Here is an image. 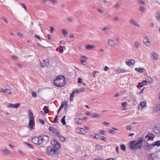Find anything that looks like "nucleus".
Returning a JSON list of instances; mask_svg holds the SVG:
<instances>
[{
    "label": "nucleus",
    "instance_id": "f257e3e1",
    "mask_svg": "<svg viewBox=\"0 0 160 160\" xmlns=\"http://www.w3.org/2000/svg\"><path fill=\"white\" fill-rule=\"evenodd\" d=\"M143 138H139L136 142L135 140L130 142V147L132 150H135L141 148L142 144Z\"/></svg>",
    "mask_w": 160,
    "mask_h": 160
},
{
    "label": "nucleus",
    "instance_id": "f03ea898",
    "mask_svg": "<svg viewBox=\"0 0 160 160\" xmlns=\"http://www.w3.org/2000/svg\"><path fill=\"white\" fill-rule=\"evenodd\" d=\"M53 82L55 85L58 87H63L65 85L66 83L65 77L63 76L58 77Z\"/></svg>",
    "mask_w": 160,
    "mask_h": 160
},
{
    "label": "nucleus",
    "instance_id": "7ed1b4c3",
    "mask_svg": "<svg viewBox=\"0 0 160 160\" xmlns=\"http://www.w3.org/2000/svg\"><path fill=\"white\" fill-rule=\"evenodd\" d=\"M39 144L40 147H43L45 146L49 142V138L47 136L43 135L39 136Z\"/></svg>",
    "mask_w": 160,
    "mask_h": 160
},
{
    "label": "nucleus",
    "instance_id": "20e7f679",
    "mask_svg": "<svg viewBox=\"0 0 160 160\" xmlns=\"http://www.w3.org/2000/svg\"><path fill=\"white\" fill-rule=\"evenodd\" d=\"M28 116L29 118L28 126L29 127L31 130H32L33 129V127L35 125V122L33 113L31 111L30 109L29 110Z\"/></svg>",
    "mask_w": 160,
    "mask_h": 160
},
{
    "label": "nucleus",
    "instance_id": "39448f33",
    "mask_svg": "<svg viewBox=\"0 0 160 160\" xmlns=\"http://www.w3.org/2000/svg\"><path fill=\"white\" fill-rule=\"evenodd\" d=\"M47 155L51 156H55L58 155L57 150L52 146H49L47 149Z\"/></svg>",
    "mask_w": 160,
    "mask_h": 160
},
{
    "label": "nucleus",
    "instance_id": "423d86ee",
    "mask_svg": "<svg viewBox=\"0 0 160 160\" xmlns=\"http://www.w3.org/2000/svg\"><path fill=\"white\" fill-rule=\"evenodd\" d=\"M154 137L153 134L150 133H148L145 137L144 141L147 142L149 140H153Z\"/></svg>",
    "mask_w": 160,
    "mask_h": 160
},
{
    "label": "nucleus",
    "instance_id": "0eeeda50",
    "mask_svg": "<svg viewBox=\"0 0 160 160\" xmlns=\"http://www.w3.org/2000/svg\"><path fill=\"white\" fill-rule=\"evenodd\" d=\"M51 144L54 147H53L54 148L59 149L61 147V145L60 143L55 139L52 142Z\"/></svg>",
    "mask_w": 160,
    "mask_h": 160
},
{
    "label": "nucleus",
    "instance_id": "6e6552de",
    "mask_svg": "<svg viewBox=\"0 0 160 160\" xmlns=\"http://www.w3.org/2000/svg\"><path fill=\"white\" fill-rule=\"evenodd\" d=\"M49 130L50 132L54 133L56 136L59 135L60 132L57 129L55 128L52 126H50L49 127Z\"/></svg>",
    "mask_w": 160,
    "mask_h": 160
},
{
    "label": "nucleus",
    "instance_id": "1a4fd4ad",
    "mask_svg": "<svg viewBox=\"0 0 160 160\" xmlns=\"http://www.w3.org/2000/svg\"><path fill=\"white\" fill-rule=\"evenodd\" d=\"M129 22L131 24L133 25L138 28H140V25L132 18H131L130 19Z\"/></svg>",
    "mask_w": 160,
    "mask_h": 160
},
{
    "label": "nucleus",
    "instance_id": "9d476101",
    "mask_svg": "<svg viewBox=\"0 0 160 160\" xmlns=\"http://www.w3.org/2000/svg\"><path fill=\"white\" fill-rule=\"evenodd\" d=\"M147 106V102L146 101L142 102L138 106V109L142 110L144 108H145Z\"/></svg>",
    "mask_w": 160,
    "mask_h": 160
},
{
    "label": "nucleus",
    "instance_id": "9b49d317",
    "mask_svg": "<svg viewBox=\"0 0 160 160\" xmlns=\"http://www.w3.org/2000/svg\"><path fill=\"white\" fill-rule=\"evenodd\" d=\"M1 152L5 155H8L10 154V152L6 148H4L2 149Z\"/></svg>",
    "mask_w": 160,
    "mask_h": 160
},
{
    "label": "nucleus",
    "instance_id": "f8f14e48",
    "mask_svg": "<svg viewBox=\"0 0 160 160\" xmlns=\"http://www.w3.org/2000/svg\"><path fill=\"white\" fill-rule=\"evenodd\" d=\"M20 106V104L19 103H16L15 104L9 103V105L7 106L8 107L10 108H17Z\"/></svg>",
    "mask_w": 160,
    "mask_h": 160
},
{
    "label": "nucleus",
    "instance_id": "ddd939ff",
    "mask_svg": "<svg viewBox=\"0 0 160 160\" xmlns=\"http://www.w3.org/2000/svg\"><path fill=\"white\" fill-rule=\"evenodd\" d=\"M39 137L38 138V137H35L32 139V142L34 144L38 145L39 140Z\"/></svg>",
    "mask_w": 160,
    "mask_h": 160
},
{
    "label": "nucleus",
    "instance_id": "4468645a",
    "mask_svg": "<svg viewBox=\"0 0 160 160\" xmlns=\"http://www.w3.org/2000/svg\"><path fill=\"white\" fill-rule=\"evenodd\" d=\"M144 43L147 46H149L150 44V40L149 39L146 38L143 40Z\"/></svg>",
    "mask_w": 160,
    "mask_h": 160
},
{
    "label": "nucleus",
    "instance_id": "2eb2a0df",
    "mask_svg": "<svg viewBox=\"0 0 160 160\" xmlns=\"http://www.w3.org/2000/svg\"><path fill=\"white\" fill-rule=\"evenodd\" d=\"M108 44L112 47H114L115 45L114 41L111 39H109L108 40Z\"/></svg>",
    "mask_w": 160,
    "mask_h": 160
},
{
    "label": "nucleus",
    "instance_id": "dca6fc26",
    "mask_svg": "<svg viewBox=\"0 0 160 160\" xmlns=\"http://www.w3.org/2000/svg\"><path fill=\"white\" fill-rule=\"evenodd\" d=\"M151 58L154 60H157L158 58V55L156 53L153 52L151 54Z\"/></svg>",
    "mask_w": 160,
    "mask_h": 160
},
{
    "label": "nucleus",
    "instance_id": "f3484780",
    "mask_svg": "<svg viewBox=\"0 0 160 160\" xmlns=\"http://www.w3.org/2000/svg\"><path fill=\"white\" fill-rule=\"evenodd\" d=\"M85 47L87 49L89 50H93L95 48V46H94L90 44H88L87 45H86Z\"/></svg>",
    "mask_w": 160,
    "mask_h": 160
},
{
    "label": "nucleus",
    "instance_id": "a211bd4d",
    "mask_svg": "<svg viewBox=\"0 0 160 160\" xmlns=\"http://www.w3.org/2000/svg\"><path fill=\"white\" fill-rule=\"evenodd\" d=\"M128 60V62L126 61V62L127 65L128 66H130L131 65H132L135 62V61L133 59H130Z\"/></svg>",
    "mask_w": 160,
    "mask_h": 160
},
{
    "label": "nucleus",
    "instance_id": "6ab92c4d",
    "mask_svg": "<svg viewBox=\"0 0 160 160\" xmlns=\"http://www.w3.org/2000/svg\"><path fill=\"white\" fill-rule=\"evenodd\" d=\"M146 83H147L144 80L142 82L139 83L138 84L137 87L138 88L142 87L143 86H144L145 85H146Z\"/></svg>",
    "mask_w": 160,
    "mask_h": 160
},
{
    "label": "nucleus",
    "instance_id": "aec40b11",
    "mask_svg": "<svg viewBox=\"0 0 160 160\" xmlns=\"http://www.w3.org/2000/svg\"><path fill=\"white\" fill-rule=\"evenodd\" d=\"M145 81L146 82V83H151L152 82L153 80L151 77L148 76L146 78V80Z\"/></svg>",
    "mask_w": 160,
    "mask_h": 160
},
{
    "label": "nucleus",
    "instance_id": "412c9836",
    "mask_svg": "<svg viewBox=\"0 0 160 160\" xmlns=\"http://www.w3.org/2000/svg\"><path fill=\"white\" fill-rule=\"evenodd\" d=\"M153 132L157 134H159L160 133V128L155 127L154 129Z\"/></svg>",
    "mask_w": 160,
    "mask_h": 160
},
{
    "label": "nucleus",
    "instance_id": "4be33fe9",
    "mask_svg": "<svg viewBox=\"0 0 160 160\" xmlns=\"http://www.w3.org/2000/svg\"><path fill=\"white\" fill-rule=\"evenodd\" d=\"M75 93V92L73 91L71 93L70 97V100L71 102L73 100V98L74 97V94Z\"/></svg>",
    "mask_w": 160,
    "mask_h": 160
},
{
    "label": "nucleus",
    "instance_id": "5701e85b",
    "mask_svg": "<svg viewBox=\"0 0 160 160\" xmlns=\"http://www.w3.org/2000/svg\"><path fill=\"white\" fill-rule=\"evenodd\" d=\"M127 102H123L122 104V105L123 107L122 108V109L123 110H127V108L125 107L126 106H127Z\"/></svg>",
    "mask_w": 160,
    "mask_h": 160
},
{
    "label": "nucleus",
    "instance_id": "b1692460",
    "mask_svg": "<svg viewBox=\"0 0 160 160\" xmlns=\"http://www.w3.org/2000/svg\"><path fill=\"white\" fill-rule=\"evenodd\" d=\"M101 115L93 113L91 115V116L92 118H99L101 117Z\"/></svg>",
    "mask_w": 160,
    "mask_h": 160
},
{
    "label": "nucleus",
    "instance_id": "393cba45",
    "mask_svg": "<svg viewBox=\"0 0 160 160\" xmlns=\"http://www.w3.org/2000/svg\"><path fill=\"white\" fill-rule=\"evenodd\" d=\"M57 136L59 138L60 140L62 142H64L65 140V138L64 137L61 136L60 133L59 135H57Z\"/></svg>",
    "mask_w": 160,
    "mask_h": 160
},
{
    "label": "nucleus",
    "instance_id": "a878e982",
    "mask_svg": "<svg viewBox=\"0 0 160 160\" xmlns=\"http://www.w3.org/2000/svg\"><path fill=\"white\" fill-rule=\"evenodd\" d=\"M61 31H62V34L65 36H66L68 34V33L67 31L65 29H62L61 30Z\"/></svg>",
    "mask_w": 160,
    "mask_h": 160
},
{
    "label": "nucleus",
    "instance_id": "bb28decb",
    "mask_svg": "<svg viewBox=\"0 0 160 160\" xmlns=\"http://www.w3.org/2000/svg\"><path fill=\"white\" fill-rule=\"evenodd\" d=\"M65 117L66 116H64L61 120V122L63 124V125H64L66 124V122L65 121Z\"/></svg>",
    "mask_w": 160,
    "mask_h": 160
},
{
    "label": "nucleus",
    "instance_id": "cd10ccee",
    "mask_svg": "<svg viewBox=\"0 0 160 160\" xmlns=\"http://www.w3.org/2000/svg\"><path fill=\"white\" fill-rule=\"evenodd\" d=\"M44 112L45 113H48L49 112V110L48 107L47 106H45L44 107Z\"/></svg>",
    "mask_w": 160,
    "mask_h": 160
},
{
    "label": "nucleus",
    "instance_id": "c85d7f7f",
    "mask_svg": "<svg viewBox=\"0 0 160 160\" xmlns=\"http://www.w3.org/2000/svg\"><path fill=\"white\" fill-rule=\"evenodd\" d=\"M120 148L121 150L125 151L126 150V146L124 144H121L120 145Z\"/></svg>",
    "mask_w": 160,
    "mask_h": 160
},
{
    "label": "nucleus",
    "instance_id": "c756f323",
    "mask_svg": "<svg viewBox=\"0 0 160 160\" xmlns=\"http://www.w3.org/2000/svg\"><path fill=\"white\" fill-rule=\"evenodd\" d=\"M102 148L101 146L99 145H97L95 147V149L97 150H100L102 149Z\"/></svg>",
    "mask_w": 160,
    "mask_h": 160
},
{
    "label": "nucleus",
    "instance_id": "7c9ffc66",
    "mask_svg": "<svg viewBox=\"0 0 160 160\" xmlns=\"http://www.w3.org/2000/svg\"><path fill=\"white\" fill-rule=\"evenodd\" d=\"M139 10L141 12L144 13L146 10V8L142 7L140 6L139 7Z\"/></svg>",
    "mask_w": 160,
    "mask_h": 160
},
{
    "label": "nucleus",
    "instance_id": "2f4dec72",
    "mask_svg": "<svg viewBox=\"0 0 160 160\" xmlns=\"http://www.w3.org/2000/svg\"><path fill=\"white\" fill-rule=\"evenodd\" d=\"M86 60H82L81 59V62L83 65L85 66L87 63V62L86 61Z\"/></svg>",
    "mask_w": 160,
    "mask_h": 160
},
{
    "label": "nucleus",
    "instance_id": "473e14b6",
    "mask_svg": "<svg viewBox=\"0 0 160 160\" xmlns=\"http://www.w3.org/2000/svg\"><path fill=\"white\" fill-rule=\"evenodd\" d=\"M153 143V145L156 146H160V141H157Z\"/></svg>",
    "mask_w": 160,
    "mask_h": 160
},
{
    "label": "nucleus",
    "instance_id": "72a5a7b5",
    "mask_svg": "<svg viewBox=\"0 0 160 160\" xmlns=\"http://www.w3.org/2000/svg\"><path fill=\"white\" fill-rule=\"evenodd\" d=\"M117 71L118 73H121L123 72H124V70L120 68H119L117 69Z\"/></svg>",
    "mask_w": 160,
    "mask_h": 160
},
{
    "label": "nucleus",
    "instance_id": "f704fd0d",
    "mask_svg": "<svg viewBox=\"0 0 160 160\" xmlns=\"http://www.w3.org/2000/svg\"><path fill=\"white\" fill-rule=\"evenodd\" d=\"M135 70L136 71L140 72H142L143 71L142 68H136L135 69Z\"/></svg>",
    "mask_w": 160,
    "mask_h": 160
},
{
    "label": "nucleus",
    "instance_id": "c9c22d12",
    "mask_svg": "<svg viewBox=\"0 0 160 160\" xmlns=\"http://www.w3.org/2000/svg\"><path fill=\"white\" fill-rule=\"evenodd\" d=\"M25 144L27 145L30 148L32 149H33L34 147L32 145L30 144L29 143H28V142H25Z\"/></svg>",
    "mask_w": 160,
    "mask_h": 160
},
{
    "label": "nucleus",
    "instance_id": "e433bc0d",
    "mask_svg": "<svg viewBox=\"0 0 160 160\" xmlns=\"http://www.w3.org/2000/svg\"><path fill=\"white\" fill-rule=\"evenodd\" d=\"M109 29L110 28L109 27H104L103 28L102 30L105 32H108Z\"/></svg>",
    "mask_w": 160,
    "mask_h": 160
},
{
    "label": "nucleus",
    "instance_id": "4c0bfd02",
    "mask_svg": "<svg viewBox=\"0 0 160 160\" xmlns=\"http://www.w3.org/2000/svg\"><path fill=\"white\" fill-rule=\"evenodd\" d=\"M87 132L84 129L81 128V134H85Z\"/></svg>",
    "mask_w": 160,
    "mask_h": 160
},
{
    "label": "nucleus",
    "instance_id": "58836bf2",
    "mask_svg": "<svg viewBox=\"0 0 160 160\" xmlns=\"http://www.w3.org/2000/svg\"><path fill=\"white\" fill-rule=\"evenodd\" d=\"M75 131L77 133L80 134V128L77 127V128L75 130Z\"/></svg>",
    "mask_w": 160,
    "mask_h": 160
},
{
    "label": "nucleus",
    "instance_id": "ea45409f",
    "mask_svg": "<svg viewBox=\"0 0 160 160\" xmlns=\"http://www.w3.org/2000/svg\"><path fill=\"white\" fill-rule=\"evenodd\" d=\"M99 139L102 140H103L104 141H106V138H105L103 136H100L99 137Z\"/></svg>",
    "mask_w": 160,
    "mask_h": 160
},
{
    "label": "nucleus",
    "instance_id": "a19ab883",
    "mask_svg": "<svg viewBox=\"0 0 160 160\" xmlns=\"http://www.w3.org/2000/svg\"><path fill=\"white\" fill-rule=\"evenodd\" d=\"M5 92L8 93V94L10 95L12 94L11 90L9 89H5Z\"/></svg>",
    "mask_w": 160,
    "mask_h": 160
},
{
    "label": "nucleus",
    "instance_id": "79ce46f5",
    "mask_svg": "<svg viewBox=\"0 0 160 160\" xmlns=\"http://www.w3.org/2000/svg\"><path fill=\"white\" fill-rule=\"evenodd\" d=\"M140 44L138 42H135V47L137 48H139L140 46Z\"/></svg>",
    "mask_w": 160,
    "mask_h": 160
},
{
    "label": "nucleus",
    "instance_id": "37998d69",
    "mask_svg": "<svg viewBox=\"0 0 160 160\" xmlns=\"http://www.w3.org/2000/svg\"><path fill=\"white\" fill-rule=\"evenodd\" d=\"M80 120V118H77L75 119V123L77 124H79V121Z\"/></svg>",
    "mask_w": 160,
    "mask_h": 160
},
{
    "label": "nucleus",
    "instance_id": "c03bdc74",
    "mask_svg": "<svg viewBox=\"0 0 160 160\" xmlns=\"http://www.w3.org/2000/svg\"><path fill=\"white\" fill-rule=\"evenodd\" d=\"M120 5L118 3H117L114 6V7L115 8H120Z\"/></svg>",
    "mask_w": 160,
    "mask_h": 160
},
{
    "label": "nucleus",
    "instance_id": "a18cd8bd",
    "mask_svg": "<svg viewBox=\"0 0 160 160\" xmlns=\"http://www.w3.org/2000/svg\"><path fill=\"white\" fill-rule=\"evenodd\" d=\"M95 135L93 137V138L99 139L100 136L99 134L95 133Z\"/></svg>",
    "mask_w": 160,
    "mask_h": 160
},
{
    "label": "nucleus",
    "instance_id": "49530a36",
    "mask_svg": "<svg viewBox=\"0 0 160 160\" xmlns=\"http://www.w3.org/2000/svg\"><path fill=\"white\" fill-rule=\"evenodd\" d=\"M119 18L117 16H116L113 18L114 20L115 21H118L119 20Z\"/></svg>",
    "mask_w": 160,
    "mask_h": 160
},
{
    "label": "nucleus",
    "instance_id": "de8ad7c7",
    "mask_svg": "<svg viewBox=\"0 0 160 160\" xmlns=\"http://www.w3.org/2000/svg\"><path fill=\"white\" fill-rule=\"evenodd\" d=\"M156 111H158L160 110V105H158L156 106Z\"/></svg>",
    "mask_w": 160,
    "mask_h": 160
},
{
    "label": "nucleus",
    "instance_id": "09e8293b",
    "mask_svg": "<svg viewBox=\"0 0 160 160\" xmlns=\"http://www.w3.org/2000/svg\"><path fill=\"white\" fill-rule=\"evenodd\" d=\"M67 20H68L69 22H73V20L70 17H68L67 18Z\"/></svg>",
    "mask_w": 160,
    "mask_h": 160
},
{
    "label": "nucleus",
    "instance_id": "8fccbe9b",
    "mask_svg": "<svg viewBox=\"0 0 160 160\" xmlns=\"http://www.w3.org/2000/svg\"><path fill=\"white\" fill-rule=\"evenodd\" d=\"M32 96L34 98L36 97L37 96L36 93L35 92H33L32 93Z\"/></svg>",
    "mask_w": 160,
    "mask_h": 160
},
{
    "label": "nucleus",
    "instance_id": "3c124183",
    "mask_svg": "<svg viewBox=\"0 0 160 160\" xmlns=\"http://www.w3.org/2000/svg\"><path fill=\"white\" fill-rule=\"evenodd\" d=\"M154 146L153 145V143L152 144L148 145V148H149V150L152 148Z\"/></svg>",
    "mask_w": 160,
    "mask_h": 160
},
{
    "label": "nucleus",
    "instance_id": "603ef678",
    "mask_svg": "<svg viewBox=\"0 0 160 160\" xmlns=\"http://www.w3.org/2000/svg\"><path fill=\"white\" fill-rule=\"evenodd\" d=\"M108 132H109V133H112V134H113L115 132V131L113 130L109 129L108 130Z\"/></svg>",
    "mask_w": 160,
    "mask_h": 160
},
{
    "label": "nucleus",
    "instance_id": "864d4df0",
    "mask_svg": "<svg viewBox=\"0 0 160 160\" xmlns=\"http://www.w3.org/2000/svg\"><path fill=\"white\" fill-rule=\"evenodd\" d=\"M103 124L105 125H106L107 126H108L110 124V123L109 122H103Z\"/></svg>",
    "mask_w": 160,
    "mask_h": 160
},
{
    "label": "nucleus",
    "instance_id": "5fc2aeb1",
    "mask_svg": "<svg viewBox=\"0 0 160 160\" xmlns=\"http://www.w3.org/2000/svg\"><path fill=\"white\" fill-rule=\"evenodd\" d=\"M59 50L61 53H62L63 51V48L61 46L59 48Z\"/></svg>",
    "mask_w": 160,
    "mask_h": 160
},
{
    "label": "nucleus",
    "instance_id": "6e6d98bb",
    "mask_svg": "<svg viewBox=\"0 0 160 160\" xmlns=\"http://www.w3.org/2000/svg\"><path fill=\"white\" fill-rule=\"evenodd\" d=\"M12 58L14 60H17V59L18 58V57L17 56H16L14 55L12 56Z\"/></svg>",
    "mask_w": 160,
    "mask_h": 160
},
{
    "label": "nucleus",
    "instance_id": "4d7b16f0",
    "mask_svg": "<svg viewBox=\"0 0 160 160\" xmlns=\"http://www.w3.org/2000/svg\"><path fill=\"white\" fill-rule=\"evenodd\" d=\"M2 19L6 23H8V22H7L6 19V18H5V17L4 16H3L2 17Z\"/></svg>",
    "mask_w": 160,
    "mask_h": 160
},
{
    "label": "nucleus",
    "instance_id": "13d9d810",
    "mask_svg": "<svg viewBox=\"0 0 160 160\" xmlns=\"http://www.w3.org/2000/svg\"><path fill=\"white\" fill-rule=\"evenodd\" d=\"M96 10L100 13H103L104 12L101 9L98 8Z\"/></svg>",
    "mask_w": 160,
    "mask_h": 160
},
{
    "label": "nucleus",
    "instance_id": "bf43d9fd",
    "mask_svg": "<svg viewBox=\"0 0 160 160\" xmlns=\"http://www.w3.org/2000/svg\"><path fill=\"white\" fill-rule=\"evenodd\" d=\"M50 1L54 4H56L57 3V1L56 0H50Z\"/></svg>",
    "mask_w": 160,
    "mask_h": 160
},
{
    "label": "nucleus",
    "instance_id": "052dcab7",
    "mask_svg": "<svg viewBox=\"0 0 160 160\" xmlns=\"http://www.w3.org/2000/svg\"><path fill=\"white\" fill-rule=\"evenodd\" d=\"M50 31L51 33L53 32L54 31V29L53 27H50Z\"/></svg>",
    "mask_w": 160,
    "mask_h": 160
},
{
    "label": "nucleus",
    "instance_id": "680f3d73",
    "mask_svg": "<svg viewBox=\"0 0 160 160\" xmlns=\"http://www.w3.org/2000/svg\"><path fill=\"white\" fill-rule=\"evenodd\" d=\"M85 87L81 88V92H85Z\"/></svg>",
    "mask_w": 160,
    "mask_h": 160
},
{
    "label": "nucleus",
    "instance_id": "e2e57ef3",
    "mask_svg": "<svg viewBox=\"0 0 160 160\" xmlns=\"http://www.w3.org/2000/svg\"><path fill=\"white\" fill-rule=\"evenodd\" d=\"M35 36L36 38L38 39L39 40H40V41L41 40V39L40 38V37L39 36L37 35H35Z\"/></svg>",
    "mask_w": 160,
    "mask_h": 160
},
{
    "label": "nucleus",
    "instance_id": "0e129e2a",
    "mask_svg": "<svg viewBox=\"0 0 160 160\" xmlns=\"http://www.w3.org/2000/svg\"><path fill=\"white\" fill-rule=\"evenodd\" d=\"M109 68L107 66H105L104 68V70L105 71H107L108 70H109Z\"/></svg>",
    "mask_w": 160,
    "mask_h": 160
},
{
    "label": "nucleus",
    "instance_id": "69168bd1",
    "mask_svg": "<svg viewBox=\"0 0 160 160\" xmlns=\"http://www.w3.org/2000/svg\"><path fill=\"white\" fill-rule=\"evenodd\" d=\"M138 1L139 3H140L141 4H143L144 2L143 1V0H138Z\"/></svg>",
    "mask_w": 160,
    "mask_h": 160
},
{
    "label": "nucleus",
    "instance_id": "338daca9",
    "mask_svg": "<svg viewBox=\"0 0 160 160\" xmlns=\"http://www.w3.org/2000/svg\"><path fill=\"white\" fill-rule=\"evenodd\" d=\"M0 92L4 93L5 92V89H0Z\"/></svg>",
    "mask_w": 160,
    "mask_h": 160
},
{
    "label": "nucleus",
    "instance_id": "774afa93",
    "mask_svg": "<svg viewBox=\"0 0 160 160\" xmlns=\"http://www.w3.org/2000/svg\"><path fill=\"white\" fill-rule=\"evenodd\" d=\"M39 121L42 124H44L45 123V122L43 120L41 119H39Z\"/></svg>",
    "mask_w": 160,
    "mask_h": 160
}]
</instances>
